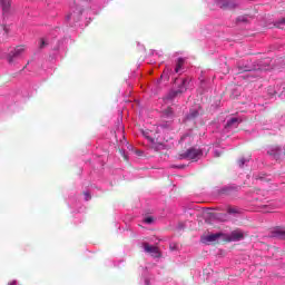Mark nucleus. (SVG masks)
I'll return each instance as SVG.
<instances>
[{"label": "nucleus", "mask_w": 285, "mask_h": 285, "mask_svg": "<svg viewBox=\"0 0 285 285\" xmlns=\"http://www.w3.org/2000/svg\"><path fill=\"white\" fill-rule=\"evenodd\" d=\"M256 179H261V180H264V177H262V176H258V177H256Z\"/></svg>", "instance_id": "obj_26"}, {"label": "nucleus", "mask_w": 285, "mask_h": 285, "mask_svg": "<svg viewBox=\"0 0 285 285\" xmlns=\"http://www.w3.org/2000/svg\"><path fill=\"white\" fill-rule=\"evenodd\" d=\"M144 249L145 253H148L149 255H151V257H161V252H159V247L157 246H153L148 243H144Z\"/></svg>", "instance_id": "obj_4"}, {"label": "nucleus", "mask_w": 285, "mask_h": 285, "mask_svg": "<svg viewBox=\"0 0 285 285\" xmlns=\"http://www.w3.org/2000/svg\"><path fill=\"white\" fill-rule=\"evenodd\" d=\"M271 155L274 156V159H282V157H284V150L282 149L272 150Z\"/></svg>", "instance_id": "obj_12"}, {"label": "nucleus", "mask_w": 285, "mask_h": 285, "mask_svg": "<svg viewBox=\"0 0 285 285\" xmlns=\"http://www.w3.org/2000/svg\"><path fill=\"white\" fill-rule=\"evenodd\" d=\"M8 285H17V281L10 282Z\"/></svg>", "instance_id": "obj_24"}, {"label": "nucleus", "mask_w": 285, "mask_h": 285, "mask_svg": "<svg viewBox=\"0 0 285 285\" xmlns=\"http://www.w3.org/2000/svg\"><path fill=\"white\" fill-rule=\"evenodd\" d=\"M217 6L220 10H235L239 7V3H237V0H219Z\"/></svg>", "instance_id": "obj_2"}, {"label": "nucleus", "mask_w": 285, "mask_h": 285, "mask_svg": "<svg viewBox=\"0 0 285 285\" xmlns=\"http://www.w3.org/2000/svg\"><path fill=\"white\" fill-rule=\"evenodd\" d=\"M186 81H188V80L187 79H181L179 90L171 92L170 97H175L176 95H179L181 92H186Z\"/></svg>", "instance_id": "obj_7"}, {"label": "nucleus", "mask_w": 285, "mask_h": 285, "mask_svg": "<svg viewBox=\"0 0 285 285\" xmlns=\"http://www.w3.org/2000/svg\"><path fill=\"white\" fill-rule=\"evenodd\" d=\"M277 28H281L282 30H284V28H285V18L278 20Z\"/></svg>", "instance_id": "obj_17"}, {"label": "nucleus", "mask_w": 285, "mask_h": 285, "mask_svg": "<svg viewBox=\"0 0 285 285\" xmlns=\"http://www.w3.org/2000/svg\"><path fill=\"white\" fill-rule=\"evenodd\" d=\"M83 195H85V197H86V200L88 202V200L90 199V193L85 191Z\"/></svg>", "instance_id": "obj_23"}, {"label": "nucleus", "mask_w": 285, "mask_h": 285, "mask_svg": "<svg viewBox=\"0 0 285 285\" xmlns=\"http://www.w3.org/2000/svg\"><path fill=\"white\" fill-rule=\"evenodd\" d=\"M253 68L245 66V67H238V72H250Z\"/></svg>", "instance_id": "obj_15"}, {"label": "nucleus", "mask_w": 285, "mask_h": 285, "mask_svg": "<svg viewBox=\"0 0 285 285\" xmlns=\"http://www.w3.org/2000/svg\"><path fill=\"white\" fill-rule=\"evenodd\" d=\"M219 237H224L223 233L209 234L202 238L203 244H213V242H217Z\"/></svg>", "instance_id": "obj_6"}, {"label": "nucleus", "mask_w": 285, "mask_h": 285, "mask_svg": "<svg viewBox=\"0 0 285 285\" xmlns=\"http://www.w3.org/2000/svg\"><path fill=\"white\" fill-rule=\"evenodd\" d=\"M4 33L8 35V27H3Z\"/></svg>", "instance_id": "obj_25"}, {"label": "nucleus", "mask_w": 285, "mask_h": 285, "mask_svg": "<svg viewBox=\"0 0 285 285\" xmlns=\"http://www.w3.org/2000/svg\"><path fill=\"white\" fill-rule=\"evenodd\" d=\"M204 155L202 149L189 148L186 151H183L178 155L179 159H189L191 161H197Z\"/></svg>", "instance_id": "obj_1"}, {"label": "nucleus", "mask_w": 285, "mask_h": 285, "mask_svg": "<svg viewBox=\"0 0 285 285\" xmlns=\"http://www.w3.org/2000/svg\"><path fill=\"white\" fill-rule=\"evenodd\" d=\"M184 66V58H179L176 62L175 72H179L181 70V67Z\"/></svg>", "instance_id": "obj_13"}, {"label": "nucleus", "mask_w": 285, "mask_h": 285, "mask_svg": "<svg viewBox=\"0 0 285 285\" xmlns=\"http://www.w3.org/2000/svg\"><path fill=\"white\" fill-rule=\"evenodd\" d=\"M226 239L227 242H242V239H244V232L240 229H235L227 236Z\"/></svg>", "instance_id": "obj_5"}, {"label": "nucleus", "mask_w": 285, "mask_h": 285, "mask_svg": "<svg viewBox=\"0 0 285 285\" xmlns=\"http://www.w3.org/2000/svg\"><path fill=\"white\" fill-rule=\"evenodd\" d=\"M274 237H278V239H285V230L274 232Z\"/></svg>", "instance_id": "obj_14"}, {"label": "nucleus", "mask_w": 285, "mask_h": 285, "mask_svg": "<svg viewBox=\"0 0 285 285\" xmlns=\"http://www.w3.org/2000/svg\"><path fill=\"white\" fill-rule=\"evenodd\" d=\"M153 222H155V218H153V216H148L145 218V224H153Z\"/></svg>", "instance_id": "obj_20"}, {"label": "nucleus", "mask_w": 285, "mask_h": 285, "mask_svg": "<svg viewBox=\"0 0 285 285\" xmlns=\"http://www.w3.org/2000/svg\"><path fill=\"white\" fill-rule=\"evenodd\" d=\"M199 117V111L196 109H193L189 111V114L186 117L187 121H195Z\"/></svg>", "instance_id": "obj_9"}, {"label": "nucleus", "mask_w": 285, "mask_h": 285, "mask_svg": "<svg viewBox=\"0 0 285 285\" xmlns=\"http://www.w3.org/2000/svg\"><path fill=\"white\" fill-rule=\"evenodd\" d=\"M164 117L166 119H173V117H175V111H173V108L168 107L167 109H165Z\"/></svg>", "instance_id": "obj_11"}, {"label": "nucleus", "mask_w": 285, "mask_h": 285, "mask_svg": "<svg viewBox=\"0 0 285 285\" xmlns=\"http://www.w3.org/2000/svg\"><path fill=\"white\" fill-rule=\"evenodd\" d=\"M23 52H26V47L23 46H18L14 48L13 51H11L9 55H8V62L9 63H14V59H19L20 56L23 55Z\"/></svg>", "instance_id": "obj_3"}, {"label": "nucleus", "mask_w": 285, "mask_h": 285, "mask_svg": "<svg viewBox=\"0 0 285 285\" xmlns=\"http://www.w3.org/2000/svg\"><path fill=\"white\" fill-rule=\"evenodd\" d=\"M0 3L2 6L3 12H8L10 10V7L12 6V2L10 0H0Z\"/></svg>", "instance_id": "obj_10"}, {"label": "nucleus", "mask_w": 285, "mask_h": 285, "mask_svg": "<svg viewBox=\"0 0 285 285\" xmlns=\"http://www.w3.org/2000/svg\"><path fill=\"white\" fill-rule=\"evenodd\" d=\"M214 156L215 157H222V151H219V150L214 151Z\"/></svg>", "instance_id": "obj_22"}, {"label": "nucleus", "mask_w": 285, "mask_h": 285, "mask_svg": "<svg viewBox=\"0 0 285 285\" xmlns=\"http://www.w3.org/2000/svg\"><path fill=\"white\" fill-rule=\"evenodd\" d=\"M239 126V118H230L227 120L225 128H237Z\"/></svg>", "instance_id": "obj_8"}, {"label": "nucleus", "mask_w": 285, "mask_h": 285, "mask_svg": "<svg viewBox=\"0 0 285 285\" xmlns=\"http://www.w3.org/2000/svg\"><path fill=\"white\" fill-rule=\"evenodd\" d=\"M227 213H228L229 215H236L237 209H235V208H233V207H229V208L227 209Z\"/></svg>", "instance_id": "obj_21"}, {"label": "nucleus", "mask_w": 285, "mask_h": 285, "mask_svg": "<svg viewBox=\"0 0 285 285\" xmlns=\"http://www.w3.org/2000/svg\"><path fill=\"white\" fill-rule=\"evenodd\" d=\"M217 219H219V222H227L228 220V215L218 214Z\"/></svg>", "instance_id": "obj_16"}, {"label": "nucleus", "mask_w": 285, "mask_h": 285, "mask_svg": "<svg viewBox=\"0 0 285 285\" xmlns=\"http://www.w3.org/2000/svg\"><path fill=\"white\" fill-rule=\"evenodd\" d=\"M246 161H248V159H246V158L238 159V166L242 168L244 166V164H246Z\"/></svg>", "instance_id": "obj_19"}, {"label": "nucleus", "mask_w": 285, "mask_h": 285, "mask_svg": "<svg viewBox=\"0 0 285 285\" xmlns=\"http://www.w3.org/2000/svg\"><path fill=\"white\" fill-rule=\"evenodd\" d=\"M46 46H48V41H46V39H40V46H39V48H40V50H43V48H46Z\"/></svg>", "instance_id": "obj_18"}]
</instances>
